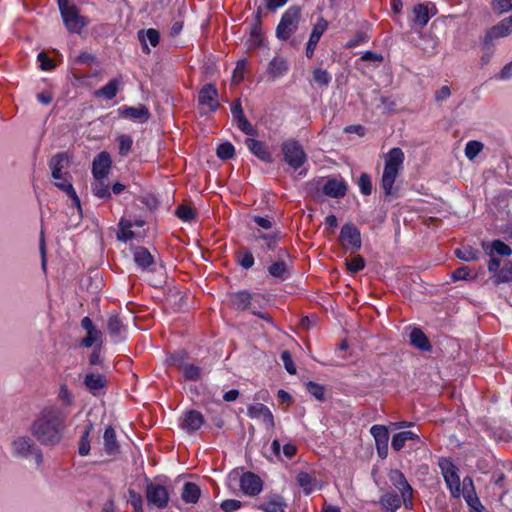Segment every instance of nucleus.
<instances>
[{"mask_svg": "<svg viewBox=\"0 0 512 512\" xmlns=\"http://www.w3.org/2000/svg\"><path fill=\"white\" fill-rule=\"evenodd\" d=\"M66 413L58 407L44 408L33 421L31 434L42 445H56L62 439Z\"/></svg>", "mask_w": 512, "mask_h": 512, "instance_id": "1", "label": "nucleus"}, {"mask_svg": "<svg viewBox=\"0 0 512 512\" xmlns=\"http://www.w3.org/2000/svg\"><path fill=\"white\" fill-rule=\"evenodd\" d=\"M457 467L450 463V494L454 498L462 497L467 506L469 512L482 508V503L477 496L474 482L471 477L466 476L462 481L457 474Z\"/></svg>", "mask_w": 512, "mask_h": 512, "instance_id": "2", "label": "nucleus"}, {"mask_svg": "<svg viewBox=\"0 0 512 512\" xmlns=\"http://www.w3.org/2000/svg\"><path fill=\"white\" fill-rule=\"evenodd\" d=\"M384 160L381 186L386 195H392L395 192L394 183L403 169L405 155L400 148L394 147L388 151Z\"/></svg>", "mask_w": 512, "mask_h": 512, "instance_id": "3", "label": "nucleus"}, {"mask_svg": "<svg viewBox=\"0 0 512 512\" xmlns=\"http://www.w3.org/2000/svg\"><path fill=\"white\" fill-rule=\"evenodd\" d=\"M301 19V9L297 6L289 7L282 15L276 28V36L282 41L288 40L298 29Z\"/></svg>", "mask_w": 512, "mask_h": 512, "instance_id": "4", "label": "nucleus"}, {"mask_svg": "<svg viewBox=\"0 0 512 512\" xmlns=\"http://www.w3.org/2000/svg\"><path fill=\"white\" fill-rule=\"evenodd\" d=\"M11 453L15 458L27 459L34 456L37 463L42 461L40 450L29 436L16 437L11 442Z\"/></svg>", "mask_w": 512, "mask_h": 512, "instance_id": "5", "label": "nucleus"}, {"mask_svg": "<svg viewBox=\"0 0 512 512\" xmlns=\"http://www.w3.org/2000/svg\"><path fill=\"white\" fill-rule=\"evenodd\" d=\"M282 152L285 162L294 170L299 169L307 159L302 146L295 140L283 142Z\"/></svg>", "mask_w": 512, "mask_h": 512, "instance_id": "6", "label": "nucleus"}, {"mask_svg": "<svg viewBox=\"0 0 512 512\" xmlns=\"http://www.w3.org/2000/svg\"><path fill=\"white\" fill-rule=\"evenodd\" d=\"M339 241L345 251L356 253L361 248L359 229L352 224H345L341 228Z\"/></svg>", "mask_w": 512, "mask_h": 512, "instance_id": "7", "label": "nucleus"}, {"mask_svg": "<svg viewBox=\"0 0 512 512\" xmlns=\"http://www.w3.org/2000/svg\"><path fill=\"white\" fill-rule=\"evenodd\" d=\"M60 13L63 23L69 32L80 33L88 24L87 19L79 14V10L75 5L61 9Z\"/></svg>", "mask_w": 512, "mask_h": 512, "instance_id": "8", "label": "nucleus"}, {"mask_svg": "<svg viewBox=\"0 0 512 512\" xmlns=\"http://www.w3.org/2000/svg\"><path fill=\"white\" fill-rule=\"evenodd\" d=\"M512 33V14L498 22L496 25L487 30L483 44L485 47L489 48L492 46L493 41L496 39L507 37Z\"/></svg>", "mask_w": 512, "mask_h": 512, "instance_id": "9", "label": "nucleus"}, {"mask_svg": "<svg viewBox=\"0 0 512 512\" xmlns=\"http://www.w3.org/2000/svg\"><path fill=\"white\" fill-rule=\"evenodd\" d=\"M389 479L400 494H402L405 508L412 509V488L406 481L403 473L399 470H392L389 474Z\"/></svg>", "mask_w": 512, "mask_h": 512, "instance_id": "10", "label": "nucleus"}, {"mask_svg": "<svg viewBox=\"0 0 512 512\" xmlns=\"http://www.w3.org/2000/svg\"><path fill=\"white\" fill-rule=\"evenodd\" d=\"M146 498L149 504L163 509L168 505L169 494L167 489L156 483H149L146 488Z\"/></svg>", "mask_w": 512, "mask_h": 512, "instance_id": "11", "label": "nucleus"}, {"mask_svg": "<svg viewBox=\"0 0 512 512\" xmlns=\"http://www.w3.org/2000/svg\"><path fill=\"white\" fill-rule=\"evenodd\" d=\"M257 508L263 512H285L287 503L280 494L269 493L262 498Z\"/></svg>", "mask_w": 512, "mask_h": 512, "instance_id": "12", "label": "nucleus"}, {"mask_svg": "<svg viewBox=\"0 0 512 512\" xmlns=\"http://www.w3.org/2000/svg\"><path fill=\"white\" fill-rule=\"evenodd\" d=\"M370 433L375 439L376 448L379 457L386 458L388 454V429L383 425H373L370 428Z\"/></svg>", "mask_w": 512, "mask_h": 512, "instance_id": "13", "label": "nucleus"}, {"mask_svg": "<svg viewBox=\"0 0 512 512\" xmlns=\"http://www.w3.org/2000/svg\"><path fill=\"white\" fill-rule=\"evenodd\" d=\"M240 488L244 494L255 496L262 491V481L257 475L246 472L240 478Z\"/></svg>", "mask_w": 512, "mask_h": 512, "instance_id": "14", "label": "nucleus"}, {"mask_svg": "<svg viewBox=\"0 0 512 512\" xmlns=\"http://www.w3.org/2000/svg\"><path fill=\"white\" fill-rule=\"evenodd\" d=\"M217 97L218 92L215 86L207 84L200 90L198 101L202 106H206L210 111H215L219 106Z\"/></svg>", "mask_w": 512, "mask_h": 512, "instance_id": "15", "label": "nucleus"}, {"mask_svg": "<svg viewBox=\"0 0 512 512\" xmlns=\"http://www.w3.org/2000/svg\"><path fill=\"white\" fill-rule=\"evenodd\" d=\"M203 423L202 414L196 410H190L183 414L180 426L187 433H193L200 429Z\"/></svg>", "mask_w": 512, "mask_h": 512, "instance_id": "16", "label": "nucleus"}, {"mask_svg": "<svg viewBox=\"0 0 512 512\" xmlns=\"http://www.w3.org/2000/svg\"><path fill=\"white\" fill-rule=\"evenodd\" d=\"M111 159L108 153L101 152L93 160L92 173L95 179H105L109 173Z\"/></svg>", "mask_w": 512, "mask_h": 512, "instance_id": "17", "label": "nucleus"}, {"mask_svg": "<svg viewBox=\"0 0 512 512\" xmlns=\"http://www.w3.org/2000/svg\"><path fill=\"white\" fill-rule=\"evenodd\" d=\"M248 416L255 419H261L267 428L274 426V419L271 411L267 406L261 403H256L248 407Z\"/></svg>", "mask_w": 512, "mask_h": 512, "instance_id": "18", "label": "nucleus"}, {"mask_svg": "<svg viewBox=\"0 0 512 512\" xmlns=\"http://www.w3.org/2000/svg\"><path fill=\"white\" fill-rule=\"evenodd\" d=\"M434 6L430 3L427 4H417L413 7L412 13H413V22L415 25H418L420 27H424L430 17L434 15Z\"/></svg>", "mask_w": 512, "mask_h": 512, "instance_id": "19", "label": "nucleus"}, {"mask_svg": "<svg viewBox=\"0 0 512 512\" xmlns=\"http://www.w3.org/2000/svg\"><path fill=\"white\" fill-rule=\"evenodd\" d=\"M246 146L256 157H258L261 161L266 163H271L273 161L272 154L269 152L266 145L256 139L248 138L245 141Z\"/></svg>", "mask_w": 512, "mask_h": 512, "instance_id": "20", "label": "nucleus"}, {"mask_svg": "<svg viewBox=\"0 0 512 512\" xmlns=\"http://www.w3.org/2000/svg\"><path fill=\"white\" fill-rule=\"evenodd\" d=\"M106 384L105 376L100 373H89L84 377V385L93 395H98Z\"/></svg>", "mask_w": 512, "mask_h": 512, "instance_id": "21", "label": "nucleus"}, {"mask_svg": "<svg viewBox=\"0 0 512 512\" xmlns=\"http://www.w3.org/2000/svg\"><path fill=\"white\" fill-rule=\"evenodd\" d=\"M347 186L341 179L332 178L323 186V193L329 197L340 198L346 194Z\"/></svg>", "mask_w": 512, "mask_h": 512, "instance_id": "22", "label": "nucleus"}, {"mask_svg": "<svg viewBox=\"0 0 512 512\" xmlns=\"http://www.w3.org/2000/svg\"><path fill=\"white\" fill-rule=\"evenodd\" d=\"M379 503L386 512H396L403 503L402 494L387 492L381 496Z\"/></svg>", "mask_w": 512, "mask_h": 512, "instance_id": "23", "label": "nucleus"}, {"mask_svg": "<svg viewBox=\"0 0 512 512\" xmlns=\"http://www.w3.org/2000/svg\"><path fill=\"white\" fill-rule=\"evenodd\" d=\"M138 39L142 43L143 52L149 53L150 49L147 42H149L152 47H156L159 44L160 34L158 30L153 28L140 30L138 31Z\"/></svg>", "mask_w": 512, "mask_h": 512, "instance_id": "24", "label": "nucleus"}, {"mask_svg": "<svg viewBox=\"0 0 512 512\" xmlns=\"http://www.w3.org/2000/svg\"><path fill=\"white\" fill-rule=\"evenodd\" d=\"M410 343L417 349L422 351H428L431 349V344L423 333V331L419 328H412L409 333Z\"/></svg>", "mask_w": 512, "mask_h": 512, "instance_id": "25", "label": "nucleus"}, {"mask_svg": "<svg viewBox=\"0 0 512 512\" xmlns=\"http://www.w3.org/2000/svg\"><path fill=\"white\" fill-rule=\"evenodd\" d=\"M120 115L134 120H147L149 118V111L144 105L137 107H121L119 108Z\"/></svg>", "mask_w": 512, "mask_h": 512, "instance_id": "26", "label": "nucleus"}, {"mask_svg": "<svg viewBox=\"0 0 512 512\" xmlns=\"http://www.w3.org/2000/svg\"><path fill=\"white\" fill-rule=\"evenodd\" d=\"M133 257L136 265L145 270L153 264V257L150 252L144 247H136L133 250Z\"/></svg>", "mask_w": 512, "mask_h": 512, "instance_id": "27", "label": "nucleus"}, {"mask_svg": "<svg viewBox=\"0 0 512 512\" xmlns=\"http://www.w3.org/2000/svg\"><path fill=\"white\" fill-rule=\"evenodd\" d=\"M66 162L67 156L64 153H59L51 158L49 167L54 180H62V177L64 176L62 174V169Z\"/></svg>", "mask_w": 512, "mask_h": 512, "instance_id": "28", "label": "nucleus"}, {"mask_svg": "<svg viewBox=\"0 0 512 512\" xmlns=\"http://www.w3.org/2000/svg\"><path fill=\"white\" fill-rule=\"evenodd\" d=\"M103 440H104V449L107 454L114 455L118 452L119 445L116 440L115 430L111 426H108L105 429L104 435H103Z\"/></svg>", "mask_w": 512, "mask_h": 512, "instance_id": "29", "label": "nucleus"}, {"mask_svg": "<svg viewBox=\"0 0 512 512\" xmlns=\"http://www.w3.org/2000/svg\"><path fill=\"white\" fill-rule=\"evenodd\" d=\"M297 482L302 488L303 492L307 495L318 489V482L316 479L306 472L298 473Z\"/></svg>", "mask_w": 512, "mask_h": 512, "instance_id": "30", "label": "nucleus"}, {"mask_svg": "<svg viewBox=\"0 0 512 512\" xmlns=\"http://www.w3.org/2000/svg\"><path fill=\"white\" fill-rule=\"evenodd\" d=\"M55 186L65 192L73 201V204L80 208V199L77 196L71 182L65 177H62V180H55Z\"/></svg>", "mask_w": 512, "mask_h": 512, "instance_id": "31", "label": "nucleus"}, {"mask_svg": "<svg viewBox=\"0 0 512 512\" xmlns=\"http://www.w3.org/2000/svg\"><path fill=\"white\" fill-rule=\"evenodd\" d=\"M252 296L246 291H239L231 296V302L236 309L245 310L250 308Z\"/></svg>", "mask_w": 512, "mask_h": 512, "instance_id": "32", "label": "nucleus"}, {"mask_svg": "<svg viewBox=\"0 0 512 512\" xmlns=\"http://www.w3.org/2000/svg\"><path fill=\"white\" fill-rule=\"evenodd\" d=\"M200 493V489L196 484L187 482L184 484L181 496L186 503H196L200 497Z\"/></svg>", "mask_w": 512, "mask_h": 512, "instance_id": "33", "label": "nucleus"}, {"mask_svg": "<svg viewBox=\"0 0 512 512\" xmlns=\"http://www.w3.org/2000/svg\"><path fill=\"white\" fill-rule=\"evenodd\" d=\"M268 273L274 278L284 280L289 276V269L284 261H276L268 266Z\"/></svg>", "mask_w": 512, "mask_h": 512, "instance_id": "34", "label": "nucleus"}, {"mask_svg": "<svg viewBox=\"0 0 512 512\" xmlns=\"http://www.w3.org/2000/svg\"><path fill=\"white\" fill-rule=\"evenodd\" d=\"M178 368H179L180 372L183 374V376L185 377V379H187V380L196 381V380H199L202 376L201 369L198 366H195L193 364H190V363L179 364Z\"/></svg>", "mask_w": 512, "mask_h": 512, "instance_id": "35", "label": "nucleus"}, {"mask_svg": "<svg viewBox=\"0 0 512 512\" xmlns=\"http://www.w3.org/2000/svg\"><path fill=\"white\" fill-rule=\"evenodd\" d=\"M288 70L286 60L283 58H274L270 61L268 66V72L274 77L283 76Z\"/></svg>", "mask_w": 512, "mask_h": 512, "instance_id": "36", "label": "nucleus"}, {"mask_svg": "<svg viewBox=\"0 0 512 512\" xmlns=\"http://www.w3.org/2000/svg\"><path fill=\"white\" fill-rule=\"evenodd\" d=\"M120 82L117 79L110 80L104 87L95 92L96 96H103L106 99H112L117 95Z\"/></svg>", "mask_w": 512, "mask_h": 512, "instance_id": "37", "label": "nucleus"}, {"mask_svg": "<svg viewBox=\"0 0 512 512\" xmlns=\"http://www.w3.org/2000/svg\"><path fill=\"white\" fill-rule=\"evenodd\" d=\"M133 222L130 220L121 219L119 223V230L117 239L121 241H128L135 238V233L132 231Z\"/></svg>", "mask_w": 512, "mask_h": 512, "instance_id": "38", "label": "nucleus"}, {"mask_svg": "<svg viewBox=\"0 0 512 512\" xmlns=\"http://www.w3.org/2000/svg\"><path fill=\"white\" fill-rule=\"evenodd\" d=\"M92 193L100 199H109L111 192L109 186L104 183V179H95L91 184Z\"/></svg>", "mask_w": 512, "mask_h": 512, "instance_id": "39", "label": "nucleus"}, {"mask_svg": "<svg viewBox=\"0 0 512 512\" xmlns=\"http://www.w3.org/2000/svg\"><path fill=\"white\" fill-rule=\"evenodd\" d=\"M495 284H501L512 281V262H505L501 270L493 276Z\"/></svg>", "mask_w": 512, "mask_h": 512, "instance_id": "40", "label": "nucleus"}, {"mask_svg": "<svg viewBox=\"0 0 512 512\" xmlns=\"http://www.w3.org/2000/svg\"><path fill=\"white\" fill-rule=\"evenodd\" d=\"M328 27V22L324 18L318 19V21L313 26L312 32L309 37V41L311 44H318L321 36L326 31Z\"/></svg>", "mask_w": 512, "mask_h": 512, "instance_id": "41", "label": "nucleus"}, {"mask_svg": "<svg viewBox=\"0 0 512 512\" xmlns=\"http://www.w3.org/2000/svg\"><path fill=\"white\" fill-rule=\"evenodd\" d=\"M332 77L327 70L316 68L313 70V80L320 86L327 87Z\"/></svg>", "mask_w": 512, "mask_h": 512, "instance_id": "42", "label": "nucleus"}, {"mask_svg": "<svg viewBox=\"0 0 512 512\" xmlns=\"http://www.w3.org/2000/svg\"><path fill=\"white\" fill-rule=\"evenodd\" d=\"M102 332L98 330L97 328L87 331L86 337L82 340V345L84 347H91L95 343L102 342Z\"/></svg>", "mask_w": 512, "mask_h": 512, "instance_id": "43", "label": "nucleus"}, {"mask_svg": "<svg viewBox=\"0 0 512 512\" xmlns=\"http://www.w3.org/2000/svg\"><path fill=\"white\" fill-rule=\"evenodd\" d=\"M489 254H498L500 256H510L512 254L511 248L500 240H495L491 243Z\"/></svg>", "mask_w": 512, "mask_h": 512, "instance_id": "44", "label": "nucleus"}, {"mask_svg": "<svg viewBox=\"0 0 512 512\" xmlns=\"http://www.w3.org/2000/svg\"><path fill=\"white\" fill-rule=\"evenodd\" d=\"M117 142L119 144V153L122 156L128 155L133 144L132 137L129 135L121 134L117 137Z\"/></svg>", "mask_w": 512, "mask_h": 512, "instance_id": "45", "label": "nucleus"}, {"mask_svg": "<svg viewBox=\"0 0 512 512\" xmlns=\"http://www.w3.org/2000/svg\"><path fill=\"white\" fill-rule=\"evenodd\" d=\"M216 153L220 159L228 160L234 156L235 149L231 143L226 142L218 146Z\"/></svg>", "mask_w": 512, "mask_h": 512, "instance_id": "46", "label": "nucleus"}, {"mask_svg": "<svg viewBox=\"0 0 512 512\" xmlns=\"http://www.w3.org/2000/svg\"><path fill=\"white\" fill-rule=\"evenodd\" d=\"M483 149V144L479 141H469L465 147V155L473 160Z\"/></svg>", "mask_w": 512, "mask_h": 512, "instance_id": "47", "label": "nucleus"}, {"mask_svg": "<svg viewBox=\"0 0 512 512\" xmlns=\"http://www.w3.org/2000/svg\"><path fill=\"white\" fill-rule=\"evenodd\" d=\"M358 186L363 195H370L372 192V182L371 177L366 174L362 173L358 179Z\"/></svg>", "mask_w": 512, "mask_h": 512, "instance_id": "48", "label": "nucleus"}, {"mask_svg": "<svg viewBox=\"0 0 512 512\" xmlns=\"http://www.w3.org/2000/svg\"><path fill=\"white\" fill-rule=\"evenodd\" d=\"M246 65H247V62L245 59H241L237 62L236 67L233 71V75H232V83L233 84H238L239 82H241L243 80Z\"/></svg>", "mask_w": 512, "mask_h": 512, "instance_id": "49", "label": "nucleus"}, {"mask_svg": "<svg viewBox=\"0 0 512 512\" xmlns=\"http://www.w3.org/2000/svg\"><path fill=\"white\" fill-rule=\"evenodd\" d=\"M91 429H92V425H89V427L85 430V432L81 436L80 443H79V450H78V452L81 456L88 455V453L90 451V443H89L88 437H89Z\"/></svg>", "mask_w": 512, "mask_h": 512, "instance_id": "50", "label": "nucleus"}, {"mask_svg": "<svg viewBox=\"0 0 512 512\" xmlns=\"http://www.w3.org/2000/svg\"><path fill=\"white\" fill-rule=\"evenodd\" d=\"M491 5L497 14H503L512 10V0H492Z\"/></svg>", "mask_w": 512, "mask_h": 512, "instance_id": "51", "label": "nucleus"}, {"mask_svg": "<svg viewBox=\"0 0 512 512\" xmlns=\"http://www.w3.org/2000/svg\"><path fill=\"white\" fill-rule=\"evenodd\" d=\"M306 389L308 393L314 396L317 400L324 399V388L320 384L315 382H308L306 384Z\"/></svg>", "mask_w": 512, "mask_h": 512, "instance_id": "52", "label": "nucleus"}, {"mask_svg": "<svg viewBox=\"0 0 512 512\" xmlns=\"http://www.w3.org/2000/svg\"><path fill=\"white\" fill-rule=\"evenodd\" d=\"M175 213L183 221H191L195 217L194 210L186 205L179 206Z\"/></svg>", "mask_w": 512, "mask_h": 512, "instance_id": "53", "label": "nucleus"}, {"mask_svg": "<svg viewBox=\"0 0 512 512\" xmlns=\"http://www.w3.org/2000/svg\"><path fill=\"white\" fill-rule=\"evenodd\" d=\"M108 331L112 335H119L122 329V323L117 316H110L107 321Z\"/></svg>", "mask_w": 512, "mask_h": 512, "instance_id": "54", "label": "nucleus"}, {"mask_svg": "<svg viewBox=\"0 0 512 512\" xmlns=\"http://www.w3.org/2000/svg\"><path fill=\"white\" fill-rule=\"evenodd\" d=\"M456 256L464 261H472L477 258V252L470 247H464L463 249H457L455 251Z\"/></svg>", "mask_w": 512, "mask_h": 512, "instance_id": "55", "label": "nucleus"}, {"mask_svg": "<svg viewBox=\"0 0 512 512\" xmlns=\"http://www.w3.org/2000/svg\"><path fill=\"white\" fill-rule=\"evenodd\" d=\"M346 265L347 269L351 273H356L365 267V261L361 256H356L352 258L350 261H347Z\"/></svg>", "mask_w": 512, "mask_h": 512, "instance_id": "56", "label": "nucleus"}, {"mask_svg": "<svg viewBox=\"0 0 512 512\" xmlns=\"http://www.w3.org/2000/svg\"><path fill=\"white\" fill-rule=\"evenodd\" d=\"M281 360H282V362L284 364V367H285L286 371L289 374H291V375L296 374V367H295V365L293 363V360H292L290 352L283 351L281 353Z\"/></svg>", "mask_w": 512, "mask_h": 512, "instance_id": "57", "label": "nucleus"}, {"mask_svg": "<svg viewBox=\"0 0 512 512\" xmlns=\"http://www.w3.org/2000/svg\"><path fill=\"white\" fill-rule=\"evenodd\" d=\"M237 126L246 135L253 136L256 134L255 128L252 126V124L248 121L246 117L237 120Z\"/></svg>", "mask_w": 512, "mask_h": 512, "instance_id": "58", "label": "nucleus"}, {"mask_svg": "<svg viewBox=\"0 0 512 512\" xmlns=\"http://www.w3.org/2000/svg\"><path fill=\"white\" fill-rule=\"evenodd\" d=\"M129 500L131 505L133 506L135 512H143L142 511V497L139 493L134 490L129 491Z\"/></svg>", "mask_w": 512, "mask_h": 512, "instance_id": "59", "label": "nucleus"}, {"mask_svg": "<svg viewBox=\"0 0 512 512\" xmlns=\"http://www.w3.org/2000/svg\"><path fill=\"white\" fill-rule=\"evenodd\" d=\"M241 507V502L235 499H227L221 503V509L225 512H233Z\"/></svg>", "mask_w": 512, "mask_h": 512, "instance_id": "60", "label": "nucleus"}, {"mask_svg": "<svg viewBox=\"0 0 512 512\" xmlns=\"http://www.w3.org/2000/svg\"><path fill=\"white\" fill-rule=\"evenodd\" d=\"M38 60L42 70L48 71L54 67L52 60L44 52L38 54Z\"/></svg>", "mask_w": 512, "mask_h": 512, "instance_id": "61", "label": "nucleus"}, {"mask_svg": "<svg viewBox=\"0 0 512 512\" xmlns=\"http://www.w3.org/2000/svg\"><path fill=\"white\" fill-rule=\"evenodd\" d=\"M470 275V271L468 269V267L464 266V267H461L457 270H455L451 277L454 281H458V280H467L468 277Z\"/></svg>", "mask_w": 512, "mask_h": 512, "instance_id": "62", "label": "nucleus"}, {"mask_svg": "<svg viewBox=\"0 0 512 512\" xmlns=\"http://www.w3.org/2000/svg\"><path fill=\"white\" fill-rule=\"evenodd\" d=\"M406 440L403 438V436L400 433H397L392 438V448L395 451H400L405 446Z\"/></svg>", "mask_w": 512, "mask_h": 512, "instance_id": "63", "label": "nucleus"}, {"mask_svg": "<svg viewBox=\"0 0 512 512\" xmlns=\"http://www.w3.org/2000/svg\"><path fill=\"white\" fill-rule=\"evenodd\" d=\"M254 264V257L250 252H246L242 258L240 259V265L245 268L249 269Z\"/></svg>", "mask_w": 512, "mask_h": 512, "instance_id": "64", "label": "nucleus"}]
</instances>
